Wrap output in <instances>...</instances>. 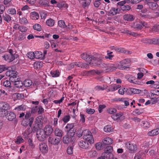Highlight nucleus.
Segmentation results:
<instances>
[{
	"instance_id": "a19ab883",
	"label": "nucleus",
	"mask_w": 159,
	"mask_h": 159,
	"mask_svg": "<svg viewBox=\"0 0 159 159\" xmlns=\"http://www.w3.org/2000/svg\"><path fill=\"white\" fill-rule=\"evenodd\" d=\"M25 86L28 87L31 86L32 84V82L30 80H26L24 82Z\"/></svg>"
},
{
	"instance_id": "c756f323",
	"label": "nucleus",
	"mask_w": 159,
	"mask_h": 159,
	"mask_svg": "<svg viewBox=\"0 0 159 159\" xmlns=\"http://www.w3.org/2000/svg\"><path fill=\"white\" fill-rule=\"evenodd\" d=\"M1 84L6 87H11V83L10 80H2L1 81Z\"/></svg>"
},
{
	"instance_id": "393cba45",
	"label": "nucleus",
	"mask_w": 159,
	"mask_h": 159,
	"mask_svg": "<svg viewBox=\"0 0 159 159\" xmlns=\"http://www.w3.org/2000/svg\"><path fill=\"white\" fill-rule=\"evenodd\" d=\"M141 90H140L133 88H129L128 89V94H138L140 93Z\"/></svg>"
},
{
	"instance_id": "4468645a",
	"label": "nucleus",
	"mask_w": 159,
	"mask_h": 159,
	"mask_svg": "<svg viewBox=\"0 0 159 159\" xmlns=\"http://www.w3.org/2000/svg\"><path fill=\"white\" fill-rule=\"evenodd\" d=\"M61 139L57 137H49L48 138V141L51 144L54 145H57L60 143Z\"/></svg>"
},
{
	"instance_id": "ea45409f",
	"label": "nucleus",
	"mask_w": 159,
	"mask_h": 159,
	"mask_svg": "<svg viewBox=\"0 0 159 159\" xmlns=\"http://www.w3.org/2000/svg\"><path fill=\"white\" fill-rule=\"evenodd\" d=\"M67 132V136L71 138H72L73 139H74V137L75 134V131L74 129H72Z\"/></svg>"
},
{
	"instance_id": "c9c22d12",
	"label": "nucleus",
	"mask_w": 159,
	"mask_h": 159,
	"mask_svg": "<svg viewBox=\"0 0 159 159\" xmlns=\"http://www.w3.org/2000/svg\"><path fill=\"white\" fill-rule=\"evenodd\" d=\"M136 80L137 79L135 77L133 76H131L128 79V81L130 83H133L135 84H139V82L137 81Z\"/></svg>"
},
{
	"instance_id": "473e14b6",
	"label": "nucleus",
	"mask_w": 159,
	"mask_h": 159,
	"mask_svg": "<svg viewBox=\"0 0 159 159\" xmlns=\"http://www.w3.org/2000/svg\"><path fill=\"white\" fill-rule=\"evenodd\" d=\"M55 24V20L51 18L49 19L46 21V24L48 26L52 27Z\"/></svg>"
},
{
	"instance_id": "0eeeda50",
	"label": "nucleus",
	"mask_w": 159,
	"mask_h": 159,
	"mask_svg": "<svg viewBox=\"0 0 159 159\" xmlns=\"http://www.w3.org/2000/svg\"><path fill=\"white\" fill-rule=\"evenodd\" d=\"M31 116V114L30 112H26V114L25 115V122L26 123L25 124L23 123V125L26 126L29 125L30 127H31L32 126L34 118L33 117H30Z\"/></svg>"
},
{
	"instance_id": "09e8293b",
	"label": "nucleus",
	"mask_w": 159,
	"mask_h": 159,
	"mask_svg": "<svg viewBox=\"0 0 159 159\" xmlns=\"http://www.w3.org/2000/svg\"><path fill=\"white\" fill-rule=\"evenodd\" d=\"M16 9L13 8H9L7 10V13L12 15H14L16 14Z\"/></svg>"
},
{
	"instance_id": "052dcab7",
	"label": "nucleus",
	"mask_w": 159,
	"mask_h": 159,
	"mask_svg": "<svg viewBox=\"0 0 159 159\" xmlns=\"http://www.w3.org/2000/svg\"><path fill=\"white\" fill-rule=\"evenodd\" d=\"M58 119L57 118H53L52 121V125L54 127H56L58 125Z\"/></svg>"
},
{
	"instance_id": "f03ea898",
	"label": "nucleus",
	"mask_w": 159,
	"mask_h": 159,
	"mask_svg": "<svg viewBox=\"0 0 159 159\" xmlns=\"http://www.w3.org/2000/svg\"><path fill=\"white\" fill-rule=\"evenodd\" d=\"M145 6H146L147 8H145L143 9L141 12L142 13H145L147 12H150L149 10H152L155 11L157 10L158 7V4L157 3H155L151 1V0H144Z\"/></svg>"
},
{
	"instance_id": "37998d69",
	"label": "nucleus",
	"mask_w": 159,
	"mask_h": 159,
	"mask_svg": "<svg viewBox=\"0 0 159 159\" xmlns=\"http://www.w3.org/2000/svg\"><path fill=\"white\" fill-rule=\"evenodd\" d=\"M31 16L32 18L34 20H37L39 18V15L38 13L35 11L32 12Z\"/></svg>"
},
{
	"instance_id": "69168bd1",
	"label": "nucleus",
	"mask_w": 159,
	"mask_h": 159,
	"mask_svg": "<svg viewBox=\"0 0 159 159\" xmlns=\"http://www.w3.org/2000/svg\"><path fill=\"white\" fill-rule=\"evenodd\" d=\"M108 112L110 114L114 113L116 112V110L114 108H110L107 110Z\"/></svg>"
},
{
	"instance_id": "603ef678",
	"label": "nucleus",
	"mask_w": 159,
	"mask_h": 159,
	"mask_svg": "<svg viewBox=\"0 0 159 159\" xmlns=\"http://www.w3.org/2000/svg\"><path fill=\"white\" fill-rule=\"evenodd\" d=\"M70 117L69 115H67L64 116L62 118V120L65 123H67L70 120Z\"/></svg>"
},
{
	"instance_id": "bf43d9fd",
	"label": "nucleus",
	"mask_w": 159,
	"mask_h": 159,
	"mask_svg": "<svg viewBox=\"0 0 159 159\" xmlns=\"http://www.w3.org/2000/svg\"><path fill=\"white\" fill-rule=\"evenodd\" d=\"M112 49L118 52H120L122 53H126L125 52H124L123 49L117 47L113 46Z\"/></svg>"
},
{
	"instance_id": "c03bdc74",
	"label": "nucleus",
	"mask_w": 159,
	"mask_h": 159,
	"mask_svg": "<svg viewBox=\"0 0 159 159\" xmlns=\"http://www.w3.org/2000/svg\"><path fill=\"white\" fill-rule=\"evenodd\" d=\"M128 89L127 88H121L118 90V93L121 95H123L125 92L128 93Z\"/></svg>"
},
{
	"instance_id": "9b49d317",
	"label": "nucleus",
	"mask_w": 159,
	"mask_h": 159,
	"mask_svg": "<svg viewBox=\"0 0 159 159\" xmlns=\"http://www.w3.org/2000/svg\"><path fill=\"white\" fill-rule=\"evenodd\" d=\"M39 149L40 151L43 154L47 153L48 150L47 145L44 143H39Z\"/></svg>"
},
{
	"instance_id": "13d9d810",
	"label": "nucleus",
	"mask_w": 159,
	"mask_h": 159,
	"mask_svg": "<svg viewBox=\"0 0 159 159\" xmlns=\"http://www.w3.org/2000/svg\"><path fill=\"white\" fill-rule=\"evenodd\" d=\"M27 57L30 59H33L35 57V53L33 52H30L27 55Z\"/></svg>"
},
{
	"instance_id": "3c124183",
	"label": "nucleus",
	"mask_w": 159,
	"mask_h": 159,
	"mask_svg": "<svg viewBox=\"0 0 159 159\" xmlns=\"http://www.w3.org/2000/svg\"><path fill=\"white\" fill-rule=\"evenodd\" d=\"M120 7L121 9L123 11H129L131 8L130 6L127 5H122L120 6Z\"/></svg>"
},
{
	"instance_id": "4c0bfd02",
	"label": "nucleus",
	"mask_w": 159,
	"mask_h": 159,
	"mask_svg": "<svg viewBox=\"0 0 159 159\" xmlns=\"http://www.w3.org/2000/svg\"><path fill=\"white\" fill-rule=\"evenodd\" d=\"M120 11V9L118 8H113L110 11V13L112 15H114L118 13Z\"/></svg>"
},
{
	"instance_id": "49530a36",
	"label": "nucleus",
	"mask_w": 159,
	"mask_h": 159,
	"mask_svg": "<svg viewBox=\"0 0 159 159\" xmlns=\"http://www.w3.org/2000/svg\"><path fill=\"white\" fill-rule=\"evenodd\" d=\"M113 128L110 125H107L104 128V130L105 132L108 133L111 132L113 130Z\"/></svg>"
},
{
	"instance_id": "c85d7f7f",
	"label": "nucleus",
	"mask_w": 159,
	"mask_h": 159,
	"mask_svg": "<svg viewBox=\"0 0 159 159\" xmlns=\"http://www.w3.org/2000/svg\"><path fill=\"white\" fill-rule=\"evenodd\" d=\"M35 57L36 59H44V55H43V53L40 51H37L35 52Z\"/></svg>"
},
{
	"instance_id": "a211bd4d",
	"label": "nucleus",
	"mask_w": 159,
	"mask_h": 159,
	"mask_svg": "<svg viewBox=\"0 0 159 159\" xmlns=\"http://www.w3.org/2000/svg\"><path fill=\"white\" fill-rule=\"evenodd\" d=\"M7 118L9 121H12L15 119L16 118L15 114L13 112L8 111L7 114L6 115Z\"/></svg>"
},
{
	"instance_id": "5701e85b",
	"label": "nucleus",
	"mask_w": 159,
	"mask_h": 159,
	"mask_svg": "<svg viewBox=\"0 0 159 159\" xmlns=\"http://www.w3.org/2000/svg\"><path fill=\"white\" fill-rule=\"evenodd\" d=\"M26 106L24 104L19 105L16 107L14 109L15 112L18 111H25L26 109Z\"/></svg>"
},
{
	"instance_id": "72a5a7b5",
	"label": "nucleus",
	"mask_w": 159,
	"mask_h": 159,
	"mask_svg": "<svg viewBox=\"0 0 159 159\" xmlns=\"http://www.w3.org/2000/svg\"><path fill=\"white\" fill-rule=\"evenodd\" d=\"M123 33L127 34H129L134 37H136L138 35V34L136 33L133 32H132L128 30H124L123 32Z\"/></svg>"
},
{
	"instance_id": "f257e3e1",
	"label": "nucleus",
	"mask_w": 159,
	"mask_h": 159,
	"mask_svg": "<svg viewBox=\"0 0 159 159\" xmlns=\"http://www.w3.org/2000/svg\"><path fill=\"white\" fill-rule=\"evenodd\" d=\"M81 57L82 58L87 61L89 64L100 66L102 64V62L100 60L94 57H92L91 55L88 54L86 53L82 54Z\"/></svg>"
},
{
	"instance_id": "a18cd8bd",
	"label": "nucleus",
	"mask_w": 159,
	"mask_h": 159,
	"mask_svg": "<svg viewBox=\"0 0 159 159\" xmlns=\"http://www.w3.org/2000/svg\"><path fill=\"white\" fill-rule=\"evenodd\" d=\"M14 85L16 86L17 88H20L23 85V84L22 82L19 80V79L17 80H16V82H14Z\"/></svg>"
},
{
	"instance_id": "6e6552de",
	"label": "nucleus",
	"mask_w": 159,
	"mask_h": 159,
	"mask_svg": "<svg viewBox=\"0 0 159 159\" xmlns=\"http://www.w3.org/2000/svg\"><path fill=\"white\" fill-rule=\"evenodd\" d=\"M17 57V54L14 53L9 54H5L2 56V57L6 61L8 62H10L13 61Z\"/></svg>"
},
{
	"instance_id": "20e7f679",
	"label": "nucleus",
	"mask_w": 159,
	"mask_h": 159,
	"mask_svg": "<svg viewBox=\"0 0 159 159\" xmlns=\"http://www.w3.org/2000/svg\"><path fill=\"white\" fill-rule=\"evenodd\" d=\"M125 146L129 151L131 153H134L137 150V146L135 142L129 141L125 143Z\"/></svg>"
},
{
	"instance_id": "cd10ccee",
	"label": "nucleus",
	"mask_w": 159,
	"mask_h": 159,
	"mask_svg": "<svg viewBox=\"0 0 159 159\" xmlns=\"http://www.w3.org/2000/svg\"><path fill=\"white\" fill-rule=\"evenodd\" d=\"M102 142L105 145H110L113 143V140L109 137H106L103 140Z\"/></svg>"
},
{
	"instance_id": "a878e982",
	"label": "nucleus",
	"mask_w": 159,
	"mask_h": 159,
	"mask_svg": "<svg viewBox=\"0 0 159 159\" xmlns=\"http://www.w3.org/2000/svg\"><path fill=\"white\" fill-rule=\"evenodd\" d=\"M159 134V128H157L149 132L148 134L149 136H155Z\"/></svg>"
},
{
	"instance_id": "423d86ee",
	"label": "nucleus",
	"mask_w": 159,
	"mask_h": 159,
	"mask_svg": "<svg viewBox=\"0 0 159 159\" xmlns=\"http://www.w3.org/2000/svg\"><path fill=\"white\" fill-rule=\"evenodd\" d=\"M130 61L129 59H125L120 61L118 64L117 67L120 70H125L129 68Z\"/></svg>"
},
{
	"instance_id": "6ab92c4d",
	"label": "nucleus",
	"mask_w": 159,
	"mask_h": 159,
	"mask_svg": "<svg viewBox=\"0 0 159 159\" xmlns=\"http://www.w3.org/2000/svg\"><path fill=\"white\" fill-rule=\"evenodd\" d=\"M11 70H9L6 73V75L8 77H11L12 76L17 75V72L13 70V66H11Z\"/></svg>"
},
{
	"instance_id": "f704fd0d",
	"label": "nucleus",
	"mask_w": 159,
	"mask_h": 159,
	"mask_svg": "<svg viewBox=\"0 0 159 159\" xmlns=\"http://www.w3.org/2000/svg\"><path fill=\"white\" fill-rule=\"evenodd\" d=\"M12 67H7L5 65H0V73L6 70H11Z\"/></svg>"
},
{
	"instance_id": "79ce46f5",
	"label": "nucleus",
	"mask_w": 159,
	"mask_h": 159,
	"mask_svg": "<svg viewBox=\"0 0 159 159\" xmlns=\"http://www.w3.org/2000/svg\"><path fill=\"white\" fill-rule=\"evenodd\" d=\"M2 17L3 20L7 23H9L11 20V17L8 14H6L3 16Z\"/></svg>"
},
{
	"instance_id": "58836bf2",
	"label": "nucleus",
	"mask_w": 159,
	"mask_h": 159,
	"mask_svg": "<svg viewBox=\"0 0 159 159\" xmlns=\"http://www.w3.org/2000/svg\"><path fill=\"white\" fill-rule=\"evenodd\" d=\"M107 86L104 85H103L102 86L98 85L95 87L94 89L96 91L103 90L105 89H107Z\"/></svg>"
},
{
	"instance_id": "6e6d98bb",
	"label": "nucleus",
	"mask_w": 159,
	"mask_h": 159,
	"mask_svg": "<svg viewBox=\"0 0 159 159\" xmlns=\"http://www.w3.org/2000/svg\"><path fill=\"white\" fill-rule=\"evenodd\" d=\"M90 0H84L82 2V6L84 7L89 6L90 3Z\"/></svg>"
},
{
	"instance_id": "4be33fe9",
	"label": "nucleus",
	"mask_w": 159,
	"mask_h": 159,
	"mask_svg": "<svg viewBox=\"0 0 159 159\" xmlns=\"http://www.w3.org/2000/svg\"><path fill=\"white\" fill-rule=\"evenodd\" d=\"M124 19L127 21H132L134 20L135 17L132 15L126 14L123 16Z\"/></svg>"
},
{
	"instance_id": "de8ad7c7",
	"label": "nucleus",
	"mask_w": 159,
	"mask_h": 159,
	"mask_svg": "<svg viewBox=\"0 0 159 159\" xmlns=\"http://www.w3.org/2000/svg\"><path fill=\"white\" fill-rule=\"evenodd\" d=\"M58 25L60 27L64 28L66 27L65 22L63 20H59L58 22Z\"/></svg>"
},
{
	"instance_id": "ddd939ff",
	"label": "nucleus",
	"mask_w": 159,
	"mask_h": 159,
	"mask_svg": "<svg viewBox=\"0 0 159 159\" xmlns=\"http://www.w3.org/2000/svg\"><path fill=\"white\" fill-rule=\"evenodd\" d=\"M141 42L144 43H152L154 44H157L158 43V40L155 39H150L144 38L141 39Z\"/></svg>"
},
{
	"instance_id": "b1692460",
	"label": "nucleus",
	"mask_w": 159,
	"mask_h": 159,
	"mask_svg": "<svg viewBox=\"0 0 159 159\" xmlns=\"http://www.w3.org/2000/svg\"><path fill=\"white\" fill-rule=\"evenodd\" d=\"M80 147L83 148H86L89 147L88 143L83 140L80 141L79 143Z\"/></svg>"
},
{
	"instance_id": "e2e57ef3",
	"label": "nucleus",
	"mask_w": 159,
	"mask_h": 159,
	"mask_svg": "<svg viewBox=\"0 0 159 159\" xmlns=\"http://www.w3.org/2000/svg\"><path fill=\"white\" fill-rule=\"evenodd\" d=\"M20 21L21 24H26L28 23L27 19L25 17H22L20 18Z\"/></svg>"
},
{
	"instance_id": "bb28decb",
	"label": "nucleus",
	"mask_w": 159,
	"mask_h": 159,
	"mask_svg": "<svg viewBox=\"0 0 159 159\" xmlns=\"http://www.w3.org/2000/svg\"><path fill=\"white\" fill-rule=\"evenodd\" d=\"M50 74L53 77H58L60 75V72L58 70H52L50 72Z\"/></svg>"
},
{
	"instance_id": "39448f33",
	"label": "nucleus",
	"mask_w": 159,
	"mask_h": 159,
	"mask_svg": "<svg viewBox=\"0 0 159 159\" xmlns=\"http://www.w3.org/2000/svg\"><path fill=\"white\" fill-rule=\"evenodd\" d=\"M83 138L87 142L90 144L94 143V139L91 132L87 129L84 130L83 132Z\"/></svg>"
},
{
	"instance_id": "412c9836",
	"label": "nucleus",
	"mask_w": 159,
	"mask_h": 159,
	"mask_svg": "<svg viewBox=\"0 0 159 159\" xmlns=\"http://www.w3.org/2000/svg\"><path fill=\"white\" fill-rule=\"evenodd\" d=\"M120 87V86L119 84H114L111 85L110 86L107 92L114 91L117 90L118 88Z\"/></svg>"
},
{
	"instance_id": "7c9ffc66",
	"label": "nucleus",
	"mask_w": 159,
	"mask_h": 159,
	"mask_svg": "<svg viewBox=\"0 0 159 159\" xmlns=\"http://www.w3.org/2000/svg\"><path fill=\"white\" fill-rule=\"evenodd\" d=\"M102 155L104 156L105 158L109 159L112 158L113 157V154L112 152L105 151V152L102 153Z\"/></svg>"
},
{
	"instance_id": "4d7b16f0",
	"label": "nucleus",
	"mask_w": 159,
	"mask_h": 159,
	"mask_svg": "<svg viewBox=\"0 0 159 159\" xmlns=\"http://www.w3.org/2000/svg\"><path fill=\"white\" fill-rule=\"evenodd\" d=\"M11 0H4V3L6 5V7H9L12 5V4L11 2Z\"/></svg>"
},
{
	"instance_id": "2f4dec72",
	"label": "nucleus",
	"mask_w": 159,
	"mask_h": 159,
	"mask_svg": "<svg viewBox=\"0 0 159 159\" xmlns=\"http://www.w3.org/2000/svg\"><path fill=\"white\" fill-rule=\"evenodd\" d=\"M43 66V64L42 62L37 61L34 64V67L35 69H40Z\"/></svg>"
},
{
	"instance_id": "2eb2a0df",
	"label": "nucleus",
	"mask_w": 159,
	"mask_h": 159,
	"mask_svg": "<svg viewBox=\"0 0 159 159\" xmlns=\"http://www.w3.org/2000/svg\"><path fill=\"white\" fill-rule=\"evenodd\" d=\"M134 28L138 30H141L143 26L146 28L148 27L147 23L144 22H141L139 23H137L134 24Z\"/></svg>"
},
{
	"instance_id": "0e129e2a",
	"label": "nucleus",
	"mask_w": 159,
	"mask_h": 159,
	"mask_svg": "<svg viewBox=\"0 0 159 159\" xmlns=\"http://www.w3.org/2000/svg\"><path fill=\"white\" fill-rule=\"evenodd\" d=\"M108 51H107V55L105 56V58L106 59H109L110 60L112 59V58L113 57V55H111L112 53V52H108Z\"/></svg>"
},
{
	"instance_id": "864d4df0",
	"label": "nucleus",
	"mask_w": 159,
	"mask_h": 159,
	"mask_svg": "<svg viewBox=\"0 0 159 159\" xmlns=\"http://www.w3.org/2000/svg\"><path fill=\"white\" fill-rule=\"evenodd\" d=\"M33 28L34 30L39 31H40L42 30L41 26L39 24L34 25L33 26Z\"/></svg>"
},
{
	"instance_id": "5fc2aeb1",
	"label": "nucleus",
	"mask_w": 159,
	"mask_h": 159,
	"mask_svg": "<svg viewBox=\"0 0 159 159\" xmlns=\"http://www.w3.org/2000/svg\"><path fill=\"white\" fill-rule=\"evenodd\" d=\"M19 79L17 75L12 76L11 77L9 78V80L11 82L14 83L16 82Z\"/></svg>"
},
{
	"instance_id": "dca6fc26",
	"label": "nucleus",
	"mask_w": 159,
	"mask_h": 159,
	"mask_svg": "<svg viewBox=\"0 0 159 159\" xmlns=\"http://www.w3.org/2000/svg\"><path fill=\"white\" fill-rule=\"evenodd\" d=\"M43 130L46 135L47 136L49 135L53 131L52 126L49 125H46Z\"/></svg>"
},
{
	"instance_id": "338daca9",
	"label": "nucleus",
	"mask_w": 159,
	"mask_h": 159,
	"mask_svg": "<svg viewBox=\"0 0 159 159\" xmlns=\"http://www.w3.org/2000/svg\"><path fill=\"white\" fill-rule=\"evenodd\" d=\"M73 147L72 146L69 147L67 149V152L68 154L70 155L73 153Z\"/></svg>"
},
{
	"instance_id": "680f3d73",
	"label": "nucleus",
	"mask_w": 159,
	"mask_h": 159,
	"mask_svg": "<svg viewBox=\"0 0 159 159\" xmlns=\"http://www.w3.org/2000/svg\"><path fill=\"white\" fill-rule=\"evenodd\" d=\"M69 137L65 136L63 138V142L64 143H68L69 142Z\"/></svg>"
},
{
	"instance_id": "9d476101",
	"label": "nucleus",
	"mask_w": 159,
	"mask_h": 159,
	"mask_svg": "<svg viewBox=\"0 0 159 159\" xmlns=\"http://www.w3.org/2000/svg\"><path fill=\"white\" fill-rule=\"evenodd\" d=\"M111 117L114 120H118L120 121H121L125 119V116H123L122 112H119L112 115Z\"/></svg>"
},
{
	"instance_id": "774afa93",
	"label": "nucleus",
	"mask_w": 159,
	"mask_h": 159,
	"mask_svg": "<svg viewBox=\"0 0 159 159\" xmlns=\"http://www.w3.org/2000/svg\"><path fill=\"white\" fill-rule=\"evenodd\" d=\"M89 154L91 157H94L97 156L96 152L94 150H91L89 152Z\"/></svg>"
},
{
	"instance_id": "1a4fd4ad",
	"label": "nucleus",
	"mask_w": 159,
	"mask_h": 159,
	"mask_svg": "<svg viewBox=\"0 0 159 159\" xmlns=\"http://www.w3.org/2000/svg\"><path fill=\"white\" fill-rule=\"evenodd\" d=\"M46 135L43 129H40L37 132L36 137L38 140L40 141H43L46 138Z\"/></svg>"
},
{
	"instance_id": "f8f14e48",
	"label": "nucleus",
	"mask_w": 159,
	"mask_h": 159,
	"mask_svg": "<svg viewBox=\"0 0 159 159\" xmlns=\"http://www.w3.org/2000/svg\"><path fill=\"white\" fill-rule=\"evenodd\" d=\"M42 118L43 117L41 116H39L36 118L34 124V128L38 129L41 127Z\"/></svg>"
},
{
	"instance_id": "8fccbe9b",
	"label": "nucleus",
	"mask_w": 159,
	"mask_h": 159,
	"mask_svg": "<svg viewBox=\"0 0 159 159\" xmlns=\"http://www.w3.org/2000/svg\"><path fill=\"white\" fill-rule=\"evenodd\" d=\"M24 140L21 136H18L17 137L16 140L15 141V143L17 144H20L24 142Z\"/></svg>"
},
{
	"instance_id": "7ed1b4c3",
	"label": "nucleus",
	"mask_w": 159,
	"mask_h": 159,
	"mask_svg": "<svg viewBox=\"0 0 159 159\" xmlns=\"http://www.w3.org/2000/svg\"><path fill=\"white\" fill-rule=\"evenodd\" d=\"M10 106L7 103L3 102H0V116L3 117L6 116L7 110L10 109Z\"/></svg>"
},
{
	"instance_id": "aec40b11",
	"label": "nucleus",
	"mask_w": 159,
	"mask_h": 159,
	"mask_svg": "<svg viewBox=\"0 0 159 159\" xmlns=\"http://www.w3.org/2000/svg\"><path fill=\"white\" fill-rule=\"evenodd\" d=\"M55 135L57 137H61L64 134L62 130L58 127L56 128L54 131Z\"/></svg>"
},
{
	"instance_id": "e433bc0d",
	"label": "nucleus",
	"mask_w": 159,
	"mask_h": 159,
	"mask_svg": "<svg viewBox=\"0 0 159 159\" xmlns=\"http://www.w3.org/2000/svg\"><path fill=\"white\" fill-rule=\"evenodd\" d=\"M74 123L68 124L65 127V131H67L70 130H72L74 126Z\"/></svg>"
},
{
	"instance_id": "f3484780",
	"label": "nucleus",
	"mask_w": 159,
	"mask_h": 159,
	"mask_svg": "<svg viewBox=\"0 0 159 159\" xmlns=\"http://www.w3.org/2000/svg\"><path fill=\"white\" fill-rule=\"evenodd\" d=\"M73 66H77L82 68H87L88 67V64L87 63H83L79 62H75L72 63Z\"/></svg>"
}]
</instances>
